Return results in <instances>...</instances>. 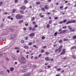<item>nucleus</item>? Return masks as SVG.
<instances>
[{
	"label": "nucleus",
	"mask_w": 76,
	"mask_h": 76,
	"mask_svg": "<svg viewBox=\"0 0 76 76\" xmlns=\"http://www.w3.org/2000/svg\"><path fill=\"white\" fill-rule=\"evenodd\" d=\"M23 17L22 15H20V14H17L15 16V18L18 19H20L22 18Z\"/></svg>",
	"instance_id": "1"
},
{
	"label": "nucleus",
	"mask_w": 76,
	"mask_h": 76,
	"mask_svg": "<svg viewBox=\"0 0 76 76\" xmlns=\"http://www.w3.org/2000/svg\"><path fill=\"white\" fill-rule=\"evenodd\" d=\"M15 35L14 34H12L11 35H10L8 37V39H13V38H15Z\"/></svg>",
	"instance_id": "2"
},
{
	"label": "nucleus",
	"mask_w": 76,
	"mask_h": 76,
	"mask_svg": "<svg viewBox=\"0 0 76 76\" xmlns=\"http://www.w3.org/2000/svg\"><path fill=\"white\" fill-rule=\"evenodd\" d=\"M30 75H31V73L28 72L24 74V76H30Z\"/></svg>",
	"instance_id": "3"
},
{
	"label": "nucleus",
	"mask_w": 76,
	"mask_h": 76,
	"mask_svg": "<svg viewBox=\"0 0 76 76\" xmlns=\"http://www.w3.org/2000/svg\"><path fill=\"white\" fill-rule=\"evenodd\" d=\"M62 47H63V46H61L58 49V53H60L61 52V48H62Z\"/></svg>",
	"instance_id": "4"
},
{
	"label": "nucleus",
	"mask_w": 76,
	"mask_h": 76,
	"mask_svg": "<svg viewBox=\"0 0 76 76\" xmlns=\"http://www.w3.org/2000/svg\"><path fill=\"white\" fill-rule=\"evenodd\" d=\"M34 35H35L34 33H32L30 34V37H34Z\"/></svg>",
	"instance_id": "5"
},
{
	"label": "nucleus",
	"mask_w": 76,
	"mask_h": 76,
	"mask_svg": "<svg viewBox=\"0 0 76 76\" xmlns=\"http://www.w3.org/2000/svg\"><path fill=\"white\" fill-rule=\"evenodd\" d=\"M17 58V57L16 56H13V57H12V59H13V60H16Z\"/></svg>",
	"instance_id": "6"
},
{
	"label": "nucleus",
	"mask_w": 76,
	"mask_h": 76,
	"mask_svg": "<svg viewBox=\"0 0 76 76\" xmlns=\"http://www.w3.org/2000/svg\"><path fill=\"white\" fill-rule=\"evenodd\" d=\"M45 60H46V61H50V60H51V59H49L48 57H46L45 58Z\"/></svg>",
	"instance_id": "7"
},
{
	"label": "nucleus",
	"mask_w": 76,
	"mask_h": 76,
	"mask_svg": "<svg viewBox=\"0 0 76 76\" xmlns=\"http://www.w3.org/2000/svg\"><path fill=\"white\" fill-rule=\"evenodd\" d=\"M14 70V68L12 67L10 68V71L11 72H13Z\"/></svg>",
	"instance_id": "8"
},
{
	"label": "nucleus",
	"mask_w": 76,
	"mask_h": 76,
	"mask_svg": "<svg viewBox=\"0 0 76 76\" xmlns=\"http://www.w3.org/2000/svg\"><path fill=\"white\" fill-rule=\"evenodd\" d=\"M27 71V69H23L22 71V73H24L25 72H26Z\"/></svg>",
	"instance_id": "9"
},
{
	"label": "nucleus",
	"mask_w": 76,
	"mask_h": 76,
	"mask_svg": "<svg viewBox=\"0 0 76 76\" xmlns=\"http://www.w3.org/2000/svg\"><path fill=\"white\" fill-rule=\"evenodd\" d=\"M42 15V13H41L39 14V16L41 18H43L44 17V15Z\"/></svg>",
	"instance_id": "10"
},
{
	"label": "nucleus",
	"mask_w": 76,
	"mask_h": 76,
	"mask_svg": "<svg viewBox=\"0 0 76 76\" xmlns=\"http://www.w3.org/2000/svg\"><path fill=\"white\" fill-rule=\"evenodd\" d=\"M72 23V21H68L66 23V24H69V23Z\"/></svg>",
	"instance_id": "11"
},
{
	"label": "nucleus",
	"mask_w": 76,
	"mask_h": 76,
	"mask_svg": "<svg viewBox=\"0 0 76 76\" xmlns=\"http://www.w3.org/2000/svg\"><path fill=\"white\" fill-rule=\"evenodd\" d=\"M64 53H65V50H63V52L61 53V54H64Z\"/></svg>",
	"instance_id": "12"
},
{
	"label": "nucleus",
	"mask_w": 76,
	"mask_h": 76,
	"mask_svg": "<svg viewBox=\"0 0 76 76\" xmlns=\"http://www.w3.org/2000/svg\"><path fill=\"white\" fill-rule=\"evenodd\" d=\"M26 7H25V6H23L22 7H21V9H26Z\"/></svg>",
	"instance_id": "13"
},
{
	"label": "nucleus",
	"mask_w": 76,
	"mask_h": 76,
	"mask_svg": "<svg viewBox=\"0 0 76 76\" xmlns=\"http://www.w3.org/2000/svg\"><path fill=\"white\" fill-rule=\"evenodd\" d=\"M4 74V72L3 71H1L0 72V74L1 75H3Z\"/></svg>",
	"instance_id": "14"
},
{
	"label": "nucleus",
	"mask_w": 76,
	"mask_h": 76,
	"mask_svg": "<svg viewBox=\"0 0 76 76\" xmlns=\"http://www.w3.org/2000/svg\"><path fill=\"white\" fill-rule=\"evenodd\" d=\"M55 53H57V52L58 53V49H56L55 50Z\"/></svg>",
	"instance_id": "15"
},
{
	"label": "nucleus",
	"mask_w": 76,
	"mask_h": 76,
	"mask_svg": "<svg viewBox=\"0 0 76 76\" xmlns=\"http://www.w3.org/2000/svg\"><path fill=\"white\" fill-rule=\"evenodd\" d=\"M14 49H15V50H19V48L17 47H16L15 48H14Z\"/></svg>",
	"instance_id": "16"
},
{
	"label": "nucleus",
	"mask_w": 76,
	"mask_h": 76,
	"mask_svg": "<svg viewBox=\"0 0 76 76\" xmlns=\"http://www.w3.org/2000/svg\"><path fill=\"white\" fill-rule=\"evenodd\" d=\"M45 9H48V6L47 5H46L45 6Z\"/></svg>",
	"instance_id": "17"
},
{
	"label": "nucleus",
	"mask_w": 76,
	"mask_h": 76,
	"mask_svg": "<svg viewBox=\"0 0 76 76\" xmlns=\"http://www.w3.org/2000/svg\"><path fill=\"white\" fill-rule=\"evenodd\" d=\"M60 70H61V69L60 68H58L57 69V71L58 72H59Z\"/></svg>",
	"instance_id": "18"
},
{
	"label": "nucleus",
	"mask_w": 76,
	"mask_h": 76,
	"mask_svg": "<svg viewBox=\"0 0 76 76\" xmlns=\"http://www.w3.org/2000/svg\"><path fill=\"white\" fill-rule=\"evenodd\" d=\"M24 48L26 49H28V47L27 46H25L24 47Z\"/></svg>",
	"instance_id": "19"
},
{
	"label": "nucleus",
	"mask_w": 76,
	"mask_h": 76,
	"mask_svg": "<svg viewBox=\"0 0 76 76\" xmlns=\"http://www.w3.org/2000/svg\"><path fill=\"white\" fill-rule=\"evenodd\" d=\"M23 20H20L19 21V23H22L23 22Z\"/></svg>",
	"instance_id": "20"
},
{
	"label": "nucleus",
	"mask_w": 76,
	"mask_h": 76,
	"mask_svg": "<svg viewBox=\"0 0 76 76\" xmlns=\"http://www.w3.org/2000/svg\"><path fill=\"white\" fill-rule=\"evenodd\" d=\"M20 13L22 14H23V13H24V12H23V11L21 10L20 11Z\"/></svg>",
	"instance_id": "21"
},
{
	"label": "nucleus",
	"mask_w": 76,
	"mask_h": 76,
	"mask_svg": "<svg viewBox=\"0 0 76 76\" xmlns=\"http://www.w3.org/2000/svg\"><path fill=\"white\" fill-rule=\"evenodd\" d=\"M71 21V23H75L76 22V20H74Z\"/></svg>",
	"instance_id": "22"
},
{
	"label": "nucleus",
	"mask_w": 76,
	"mask_h": 76,
	"mask_svg": "<svg viewBox=\"0 0 76 76\" xmlns=\"http://www.w3.org/2000/svg\"><path fill=\"white\" fill-rule=\"evenodd\" d=\"M21 59H22L23 60H26V59H25V58H24V57H22Z\"/></svg>",
	"instance_id": "23"
},
{
	"label": "nucleus",
	"mask_w": 76,
	"mask_h": 76,
	"mask_svg": "<svg viewBox=\"0 0 76 76\" xmlns=\"http://www.w3.org/2000/svg\"><path fill=\"white\" fill-rule=\"evenodd\" d=\"M19 61H20V63H22L23 61L21 59V58H20L19 59Z\"/></svg>",
	"instance_id": "24"
},
{
	"label": "nucleus",
	"mask_w": 76,
	"mask_h": 76,
	"mask_svg": "<svg viewBox=\"0 0 76 76\" xmlns=\"http://www.w3.org/2000/svg\"><path fill=\"white\" fill-rule=\"evenodd\" d=\"M64 41H68V39H64Z\"/></svg>",
	"instance_id": "25"
},
{
	"label": "nucleus",
	"mask_w": 76,
	"mask_h": 76,
	"mask_svg": "<svg viewBox=\"0 0 76 76\" xmlns=\"http://www.w3.org/2000/svg\"><path fill=\"white\" fill-rule=\"evenodd\" d=\"M24 3H28V1L27 0H25Z\"/></svg>",
	"instance_id": "26"
},
{
	"label": "nucleus",
	"mask_w": 76,
	"mask_h": 76,
	"mask_svg": "<svg viewBox=\"0 0 76 76\" xmlns=\"http://www.w3.org/2000/svg\"><path fill=\"white\" fill-rule=\"evenodd\" d=\"M35 19V17H33L32 18H31V21H32L33 20H34Z\"/></svg>",
	"instance_id": "27"
},
{
	"label": "nucleus",
	"mask_w": 76,
	"mask_h": 76,
	"mask_svg": "<svg viewBox=\"0 0 76 76\" xmlns=\"http://www.w3.org/2000/svg\"><path fill=\"white\" fill-rule=\"evenodd\" d=\"M67 22V20H64L63 22L64 23H66Z\"/></svg>",
	"instance_id": "28"
},
{
	"label": "nucleus",
	"mask_w": 76,
	"mask_h": 76,
	"mask_svg": "<svg viewBox=\"0 0 76 76\" xmlns=\"http://www.w3.org/2000/svg\"><path fill=\"white\" fill-rule=\"evenodd\" d=\"M50 25H49V24H48L47 25V28H50Z\"/></svg>",
	"instance_id": "29"
},
{
	"label": "nucleus",
	"mask_w": 76,
	"mask_h": 76,
	"mask_svg": "<svg viewBox=\"0 0 76 76\" xmlns=\"http://www.w3.org/2000/svg\"><path fill=\"white\" fill-rule=\"evenodd\" d=\"M76 35H75L73 38V39H76Z\"/></svg>",
	"instance_id": "30"
},
{
	"label": "nucleus",
	"mask_w": 76,
	"mask_h": 76,
	"mask_svg": "<svg viewBox=\"0 0 76 76\" xmlns=\"http://www.w3.org/2000/svg\"><path fill=\"white\" fill-rule=\"evenodd\" d=\"M58 34L57 33V32H56L54 33V36H56L57 35V34Z\"/></svg>",
	"instance_id": "31"
},
{
	"label": "nucleus",
	"mask_w": 76,
	"mask_h": 76,
	"mask_svg": "<svg viewBox=\"0 0 76 76\" xmlns=\"http://www.w3.org/2000/svg\"><path fill=\"white\" fill-rule=\"evenodd\" d=\"M40 2H37L36 3V4H40Z\"/></svg>",
	"instance_id": "32"
},
{
	"label": "nucleus",
	"mask_w": 76,
	"mask_h": 76,
	"mask_svg": "<svg viewBox=\"0 0 76 76\" xmlns=\"http://www.w3.org/2000/svg\"><path fill=\"white\" fill-rule=\"evenodd\" d=\"M3 39V37H0V41H2Z\"/></svg>",
	"instance_id": "33"
},
{
	"label": "nucleus",
	"mask_w": 76,
	"mask_h": 76,
	"mask_svg": "<svg viewBox=\"0 0 76 76\" xmlns=\"http://www.w3.org/2000/svg\"><path fill=\"white\" fill-rule=\"evenodd\" d=\"M33 47H34L35 48H38V47L37 46L35 45H33Z\"/></svg>",
	"instance_id": "34"
},
{
	"label": "nucleus",
	"mask_w": 76,
	"mask_h": 76,
	"mask_svg": "<svg viewBox=\"0 0 76 76\" xmlns=\"http://www.w3.org/2000/svg\"><path fill=\"white\" fill-rule=\"evenodd\" d=\"M74 48H75V47H73L71 48V50H73V49H74Z\"/></svg>",
	"instance_id": "35"
},
{
	"label": "nucleus",
	"mask_w": 76,
	"mask_h": 76,
	"mask_svg": "<svg viewBox=\"0 0 76 76\" xmlns=\"http://www.w3.org/2000/svg\"><path fill=\"white\" fill-rule=\"evenodd\" d=\"M63 33V32L61 31L60 32H59L58 33V34H62Z\"/></svg>",
	"instance_id": "36"
},
{
	"label": "nucleus",
	"mask_w": 76,
	"mask_h": 76,
	"mask_svg": "<svg viewBox=\"0 0 76 76\" xmlns=\"http://www.w3.org/2000/svg\"><path fill=\"white\" fill-rule=\"evenodd\" d=\"M18 2V0H15V3H17Z\"/></svg>",
	"instance_id": "37"
},
{
	"label": "nucleus",
	"mask_w": 76,
	"mask_h": 76,
	"mask_svg": "<svg viewBox=\"0 0 76 76\" xmlns=\"http://www.w3.org/2000/svg\"><path fill=\"white\" fill-rule=\"evenodd\" d=\"M44 50L42 49L41 51V53H44Z\"/></svg>",
	"instance_id": "38"
},
{
	"label": "nucleus",
	"mask_w": 76,
	"mask_h": 76,
	"mask_svg": "<svg viewBox=\"0 0 76 76\" xmlns=\"http://www.w3.org/2000/svg\"><path fill=\"white\" fill-rule=\"evenodd\" d=\"M6 60H7V61H9V58H7V57H6Z\"/></svg>",
	"instance_id": "39"
},
{
	"label": "nucleus",
	"mask_w": 76,
	"mask_h": 76,
	"mask_svg": "<svg viewBox=\"0 0 76 76\" xmlns=\"http://www.w3.org/2000/svg\"><path fill=\"white\" fill-rule=\"evenodd\" d=\"M15 11H16V10H13V11L12 12V13H15Z\"/></svg>",
	"instance_id": "40"
},
{
	"label": "nucleus",
	"mask_w": 76,
	"mask_h": 76,
	"mask_svg": "<svg viewBox=\"0 0 76 76\" xmlns=\"http://www.w3.org/2000/svg\"><path fill=\"white\" fill-rule=\"evenodd\" d=\"M3 55V53L2 52H0V56H1Z\"/></svg>",
	"instance_id": "41"
},
{
	"label": "nucleus",
	"mask_w": 76,
	"mask_h": 76,
	"mask_svg": "<svg viewBox=\"0 0 76 76\" xmlns=\"http://www.w3.org/2000/svg\"><path fill=\"white\" fill-rule=\"evenodd\" d=\"M59 23H60V24H62V23H63V22L61 21L60 22H59Z\"/></svg>",
	"instance_id": "42"
},
{
	"label": "nucleus",
	"mask_w": 76,
	"mask_h": 76,
	"mask_svg": "<svg viewBox=\"0 0 76 76\" xmlns=\"http://www.w3.org/2000/svg\"><path fill=\"white\" fill-rule=\"evenodd\" d=\"M42 39H45V37L44 36L42 37Z\"/></svg>",
	"instance_id": "43"
},
{
	"label": "nucleus",
	"mask_w": 76,
	"mask_h": 76,
	"mask_svg": "<svg viewBox=\"0 0 76 76\" xmlns=\"http://www.w3.org/2000/svg\"><path fill=\"white\" fill-rule=\"evenodd\" d=\"M28 45H32V43L30 42L28 43Z\"/></svg>",
	"instance_id": "44"
},
{
	"label": "nucleus",
	"mask_w": 76,
	"mask_h": 76,
	"mask_svg": "<svg viewBox=\"0 0 76 76\" xmlns=\"http://www.w3.org/2000/svg\"><path fill=\"white\" fill-rule=\"evenodd\" d=\"M42 10H43V11H45V9L44 8H43L42 9Z\"/></svg>",
	"instance_id": "45"
},
{
	"label": "nucleus",
	"mask_w": 76,
	"mask_h": 76,
	"mask_svg": "<svg viewBox=\"0 0 76 76\" xmlns=\"http://www.w3.org/2000/svg\"><path fill=\"white\" fill-rule=\"evenodd\" d=\"M67 28V27L66 26H64V27H63V29H65V28Z\"/></svg>",
	"instance_id": "46"
},
{
	"label": "nucleus",
	"mask_w": 76,
	"mask_h": 76,
	"mask_svg": "<svg viewBox=\"0 0 76 76\" xmlns=\"http://www.w3.org/2000/svg\"><path fill=\"white\" fill-rule=\"evenodd\" d=\"M24 67L23 68H26V67H27V66L26 65H23Z\"/></svg>",
	"instance_id": "47"
},
{
	"label": "nucleus",
	"mask_w": 76,
	"mask_h": 76,
	"mask_svg": "<svg viewBox=\"0 0 76 76\" xmlns=\"http://www.w3.org/2000/svg\"><path fill=\"white\" fill-rule=\"evenodd\" d=\"M75 31V29H72L70 30V31H71L72 32H73V31Z\"/></svg>",
	"instance_id": "48"
},
{
	"label": "nucleus",
	"mask_w": 76,
	"mask_h": 76,
	"mask_svg": "<svg viewBox=\"0 0 76 76\" xmlns=\"http://www.w3.org/2000/svg\"><path fill=\"white\" fill-rule=\"evenodd\" d=\"M46 55H48L49 54V53H48V52H46Z\"/></svg>",
	"instance_id": "49"
},
{
	"label": "nucleus",
	"mask_w": 76,
	"mask_h": 76,
	"mask_svg": "<svg viewBox=\"0 0 76 76\" xmlns=\"http://www.w3.org/2000/svg\"><path fill=\"white\" fill-rule=\"evenodd\" d=\"M21 42L22 43H23V42H24V40H22Z\"/></svg>",
	"instance_id": "50"
},
{
	"label": "nucleus",
	"mask_w": 76,
	"mask_h": 76,
	"mask_svg": "<svg viewBox=\"0 0 76 76\" xmlns=\"http://www.w3.org/2000/svg\"><path fill=\"white\" fill-rule=\"evenodd\" d=\"M7 71L8 72V73H10V71L9 70H7Z\"/></svg>",
	"instance_id": "51"
},
{
	"label": "nucleus",
	"mask_w": 76,
	"mask_h": 76,
	"mask_svg": "<svg viewBox=\"0 0 76 76\" xmlns=\"http://www.w3.org/2000/svg\"><path fill=\"white\" fill-rule=\"evenodd\" d=\"M60 9H62V8H63V6H61L60 7Z\"/></svg>",
	"instance_id": "52"
},
{
	"label": "nucleus",
	"mask_w": 76,
	"mask_h": 76,
	"mask_svg": "<svg viewBox=\"0 0 76 76\" xmlns=\"http://www.w3.org/2000/svg\"><path fill=\"white\" fill-rule=\"evenodd\" d=\"M32 29V27H29V30L31 31Z\"/></svg>",
	"instance_id": "53"
},
{
	"label": "nucleus",
	"mask_w": 76,
	"mask_h": 76,
	"mask_svg": "<svg viewBox=\"0 0 76 76\" xmlns=\"http://www.w3.org/2000/svg\"><path fill=\"white\" fill-rule=\"evenodd\" d=\"M28 55H27L26 57V58H28Z\"/></svg>",
	"instance_id": "54"
},
{
	"label": "nucleus",
	"mask_w": 76,
	"mask_h": 76,
	"mask_svg": "<svg viewBox=\"0 0 76 76\" xmlns=\"http://www.w3.org/2000/svg\"><path fill=\"white\" fill-rule=\"evenodd\" d=\"M57 19H58V17H56L54 18V19L55 20Z\"/></svg>",
	"instance_id": "55"
},
{
	"label": "nucleus",
	"mask_w": 76,
	"mask_h": 76,
	"mask_svg": "<svg viewBox=\"0 0 76 76\" xmlns=\"http://www.w3.org/2000/svg\"><path fill=\"white\" fill-rule=\"evenodd\" d=\"M37 27H38V25H35L34 26V27L35 28H37Z\"/></svg>",
	"instance_id": "56"
},
{
	"label": "nucleus",
	"mask_w": 76,
	"mask_h": 76,
	"mask_svg": "<svg viewBox=\"0 0 76 76\" xmlns=\"http://www.w3.org/2000/svg\"><path fill=\"white\" fill-rule=\"evenodd\" d=\"M3 4V2H0V6L1 5V4Z\"/></svg>",
	"instance_id": "57"
},
{
	"label": "nucleus",
	"mask_w": 76,
	"mask_h": 76,
	"mask_svg": "<svg viewBox=\"0 0 76 76\" xmlns=\"http://www.w3.org/2000/svg\"><path fill=\"white\" fill-rule=\"evenodd\" d=\"M28 37H26L25 38V39L26 40H27L28 39Z\"/></svg>",
	"instance_id": "58"
},
{
	"label": "nucleus",
	"mask_w": 76,
	"mask_h": 76,
	"mask_svg": "<svg viewBox=\"0 0 76 76\" xmlns=\"http://www.w3.org/2000/svg\"><path fill=\"white\" fill-rule=\"evenodd\" d=\"M35 29V28H33L32 29V31H34Z\"/></svg>",
	"instance_id": "59"
},
{
	"label": "nucleus",
	"mask_w": 76,
	"mask_h": 76,
	"mask_svg": "<svg viewBox=\"0 0 76 76\" xmlns=\"http://www.w3.org/2000/svg\"><path fill=\"white\" fill-rule=\"evenodd\" d=\"M59 43H61L62 42V40H61L59 41Z\"/></svg>",
	"instance_id": "60"
},
{
	"label": "nucleus",
	"mask_w": 76,
	"mask_h": 76,
	"mask_svg": "<svg viewBox=\"0 0 76 76\" xmlns=\"http://www.w3.org/2000/svg\"><path fill=\"white\" fill-rule=\"evenodd\" d=\"M37 58H38V57H37V56H36V57L34 58V59H37Z\"/></svg>",
	"instance_id": "61"
},
{
	"label": "nucleus",
	"mask_w": 76,
	"mask_h": 76,
	"mask_svg": "<svg viewBox=\"0 0 76 76\" xmlns=\"http://www.w3.org/2000/svg\"><path fill=\"white\" fill-rule=\"evenodd\" d=\"M25 26H28V23L25 24Z\"/></svg>",
	"instance_id": "62"
},
{
	"label": "nucleus",
	"mask_w": 76,
	"mask_h": 76,
	"mask_svg": "<svg viewBox=\"0 0 76 76\" xmlns=\"http://www.w3.org/2000/svg\"><path fill=\"white\" fill-rule=\"evenodd\" d=\"M60 76V75L59 74V75H56V76Z\"/></svg>",
	"instance_id": "63"
},
{
	"label": "nucleus",
	"mask_w": 76,
	"mask_h": 76,
	"mask_svg": "<svg viewBox=\"0 0 76 76\" xmlns=\"http://www.w3.org/2000/svg\"><path fill=\"white\" fill-rule=\"evenodd\" d=\"M31 66V64H28V66Z\"/></svg>",
	"instance_id": "64"
}]
</instances>
